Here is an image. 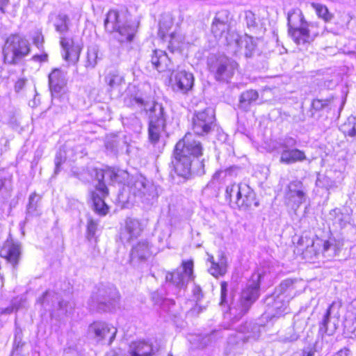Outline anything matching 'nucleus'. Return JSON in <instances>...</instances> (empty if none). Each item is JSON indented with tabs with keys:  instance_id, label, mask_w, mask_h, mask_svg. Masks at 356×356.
Instances as JSON below:
<instances>
[{
	"instance_id": "nucleus-17",
	"label": "nucleus",
	"mask_w": 356,
	"mask_h": 356,
	"mask_svg": "<svg viewBox=\"0 0 356 356\" xmlns=\"http://www.w3.org/2000/svg\"><path fill=\"white\" fill-rule=\"evenodd\" d=\"M339 306L332 303L327 309L323 321L320 326V330L327 335H332L337 330L339 323Z\"/></svg>"
},
{
	"instance_id": "nucleus-13",
	"label": "nucleus",
	"mask_w": 356,
	"mask_h": 356,
	"mask_svg": "<svg viewBox=\"0 0 356 356\" xmlns=\"http://www.w3.org/2000/svg\"><path fill=\"white\" fill-rule=\"evenodd\" d=\"M214 122V113L211 108L197 112L193 118V129L195 134L202 136L209 133Z\"/></svg>"
},
{
	"instance_id": "nucleus-56",
	"label": "nucleus",
	"mask_w": 356,
	"mask_h": 356,
	"mask_svg": "<svg viewBox=\"0 0 356 356\" xmlns=\"http://www.w3.org/2000/svg\"><path fill=\"white\" fill-rule=\"evenodd\" d=\"M313 353L311 350L309 351H304L302 353V356H312Z\"/></svg>"
},
{
	"instance_id": "nucleus-18",
	"label": "nucleus",
	"mask_w": 356,
	"mask_h": 356,
	"mask_svg": "<svg viewBox=\"0 0 356 356\" xmlns=\"http://www.w3.org/2000/svg\"><path fill=\"white\" fill-rule=\"evenodd\" d=\"M46 310H50L51 307H58L63 314L70 312L72 309L71 303L60 301L58 295L54 291H47L38 300Z\"/></svg>"
},
{
	"instance_id": "nucleus-36",
	"label": "nucleus",
	"mask_w": 356,
	"mask_h": 356,
	"mask_svg": "<svg viewBox=\"0 0 356 356\" xmlns=\"http://www.w3.org/2000/svg\"><path fill=\"white\" fill-rule=\"evenodd\" d=\"M259 98V94L256 90H249L243 92L240 98V106L243 109H248V107L254 103Z\"/></svg>"
},
{
	"instance_id": "nucleus-55",
	"label": "nucleus",
	"mask_w": 356,
	"mask_h": 356,
	"mask_svg": "<svg viewBox=\"0 0 356 356\" xmlns=\"http://www.w3.org/2000/svg\"><path fill=\"white\" fill-rule=\"evenodd\" d=\"M11 356H23L19 350H15L13 351Z\"/></svg>"
},
{
	"instance_id": "nucleus-35",
	"label": "nucleus",
	"mask_w": 356,
	"mask_h": 356,
	"mask_svg": "<svg viewBox=\"0 0 356 356\" xmlns=\"http://www.w3.org/2000/svg\"><path fill=\"white\" fill-rule=\"evenodd\" d=\"M310 6L314 10L318 17L323 19L325 22H329L333 19L334 15L329 11L325 5L312 1L310 3Z\"/></svg>"
},
{
	"instance_id": "nucleus-44",
	"label": "nucleus",
	"mask_w": 356,
	"mask_h": 356,
	"mask_svg": "<svg viewBox=\"0 0 356 356\" xmlns=\"http://www.w3.org/2000/svg\"><path fill=\"white\" fill-rule=\"evenodd\" d=\"M122 81L123 78L116 71L109 72L106 76V82L111 88L120 86Z\"/></svg>"
},
{
	"instance_id": "nucleus-29",
	"label": "nucleus",
	"mask_w": 356,
	"mask_h": 356,
	"mask_svg": "<svg viewBox=\"0 0 356 356\" xmlns=\"http://www.w3.org/2000/svg\"><path fill=\"white\" fill-rule=\"evenodd\" d=\"M130 356H151L154 353L152 345L145 341L133 342L129 347Z\"/></svg>"
},
{
	"instance_id": "nucleus-50",
	"label": "nucleus",
	"mask_w": 356,
	"mask_h": 356,
	"mask_svg": "<svg viewBox=\"0 0 356 356\" xmlns=\"http://www.w3.org/2000/svg\"><path fill=\"white\" fill-rule=\"evenodd\" d=\"M332 212L337 215V217L335 219L336 222H337L341 227L345 226L347 220L342 218L343 215L340 213V210L339 209H334Z\"/></svg>"
},
{
	"instance_id": "nucleus-48",
	"label": "nucleus",
	"mask_w": 356,
	"mask_h": 356,
	"mask_svg": "<svg viewBox=\"0 0 356 356\" xmlns=\"http://www.w3.org/2000/svg\"><path fill=\"white\" fill-rule=\"evenodd\" d=\"M221 287V301L220 305H228V300H227V284L225 282H222L220 284Z\"/></svg>"
},
{
	"instance_id": "nucleus-9",
	"label": "nucleus",
	"mask_w": 356,
	"mask_h": 356,
	"mask_svg": "<svg viewBox=\"0 0 356 356\" xmlns=\"http://www.w3.org/2000/svg\"><path fill=\"white\" fill-rule=\"evenodd\" d=\"M307 193V188L302 181H291L284 193L286 205L296 211L306 201Z\"/></svg>"
},
{
	"instance_id": "nucleus-21",
	"label": "nucleus",
	"mask_w": 356,
	"mask_h": 356,
	"mask_svg": "<svg viewBox=\"0 0 356 356\" xmlns=\"http://www.w3.org/2000/svg\"><path fill=\"white\" fill-rule=\"evenodd\" d=\"M60 44L63 50V58L72 63H76L79 59L81 47L79 44H75L72 40L60 37Z\"/></svg>"
},
{
	"instance_id": "nucleus-39",
	"label": "nucleus",
	"mask_w": 356,
	"mask_h": 356,
	"mask_svg": "<svg viewBox=\"0 0 356 356\" xmlns=\"http://www.w3.org/2000/svg\"><path fill=\"white\" fill-rule=\"evenodd\" d=\"M341 130L345 136L356 140V117L350 116L346 122L341 125Z\"/></svg>"
},
{
	"instance_id": "nucleus-33",
	"label": "nucleus",
	"mask_w": 356,
	"mask_h": 356,
	"mask_svg": "<svg viewBox=\"0 0 356 356\" xmlns=\"http://www.w3.org/2000/svg\"><path fill=\"white\" fill-rule=\"evenodd\" d=\"M134 189L137 190V191H132L135 196H138L140 197H146L145 199L149 200L150 197H154V191H149V185H147L145 182V179L140 178L138 179L134 183Z\"/></svg>"
},
{
	"instance_id": "nucleus-59",
	"label": "nucleus",
	"mask_w": 356,
	"mask_h": 356,
	"mask_svg": "<svg viewBox=\"0 0 356 356\" xmlns=\"http://www.w3.org/2000/svg\"><path fill=\"white\" fill-rule=\"evenodd\" d=\"M0 1H1L3 4H7V3H8V0H0Z\"/></svg>"
},
{
	"instance_id": "nucleus-27",
	"label": "nucleus",
	"mask_w": 356,
	"mask_h": 356,
	"mask_svg": "<svg viewBox=\"0 0 356 356\" xmlns=\"http://www.w3.org/2000/svg\"><path fill=\"white\" fill-rule=\"evenodd\" d=\"M207 260L210 263L209 272L213 277H218L226 273L227 261L225 255L222 252L218 254L217 261L214 259L212 255H209Z\"/></svg>"
},
{
	"instance_id": "nucleus-23",
	"label": "nucleus",
	"mask_w": 356,
	"mask_h": 356,
	"mask_svg": "<svg viewBox=\"0 0 356 356\" xmlns=\"http://www.w3.org/2000/svg\"><path fill=\"white\" fill-rule=\"evenodd\" d=\"M237 340L245 341H254L260 336V327L252 323H245L236 328Z\"/></svg>"
},
{
	"instance_id": "nucleus-32",
	"label": "nucleus",
	"mask_w": 356,
	"mask_h": 356,
	"mask_svg": "<svg viewBox=\"0 0 356 356\" xmlns=\"http://www.w3.org/2000/svg\"><path fill=\"white\" fill-rule=\"evenodd\" d=\"M118 174L112 168H106L105 170H99L96 172V179L98 181L97 185L102 183L106 186V182L111 183L118 181Z\"/></svg>"
},
{
	"instance_id": "nucleus-10",
	"label": "nucleus",
	"mask_w": 356,
	"mask_h": 356,
	"mask_svg": "<svg viewBox=\"0 0 356 356\" xmlns=\"http://www.w3.org/2000/svg\"><path fill=\"white\" fill-rule=\"evenodd\" d=\"M193 261H184L182 266L176 271L166 274L165 280L168 282V287L173 285L176 290L184 287L186 284L193 278Z\"/></svg>"
},
{
	"instance_id": "nucleus-26",
	"label": "nucleus",
	"mask_w": 356,
	"mask_h": 356,
	"mask_svg": "<svg viewBox=\"0 0 356 356\" xmlns=\"http://www.w3.org/2000/svg\"><path fill=\"white\" fill-rule=\"evenodd\" d=\"M1 256L6 259L13 266L16 265L21 254V247L18 243L8 240L0 252Z\"/></svg>"
},
{
	"instance_id": "nucleus-24",
	"label": "nucleus",
	"mask_w": 356,
	"mask_h": 356,
	"mask_svg": "<svg viewBox=\"0 0 356 356\" xmlns=\"http://www.w3.org/2000/svg\"><path fill=\"white\" fill-rule=\"evenodd\" d=\"M107 194V188L102 183L96 185V191L92 193V200L95 209L100 215H105L108 212V208L104 200Z\"/></svg>"
},
{
	"instance_id": "nucleus-40",
	"label": "nucleus",
	"mask_w": 356,
	"mask_h": 356,
	"mask_svg": "<svg viewBox=\"0 0 356 356\" xmlns=\"http://www.w3.org/2000/svg\"><path fill=\"white\" fill-rule=\"evenodd\" d=\"M55 29L61 35L66 33L69 29V18L65 15H58L54 23Z\"/></svg>"
},
{
	"instance_id": "nucleus-34",
	"label": "nucleus",
	"mask_w": 356,
	"mask_h": 356,
	"mask_svg": "<svg viewBox=\"0 0 356 356\" xmlns=\"http://www.w3.org/2000/svg\"><path fill=\"white\" fill-rule=\"evenodd\" d=\"M232 38L234 39L236 46L239 47L244 46L246 49L245 56H250L256 46L253 38L245 35L238 38V35H232Z\"/></svg>"
},
{
	"instance_id": "nucleus-19",
	"label": "nucleus",
	"mask_w": 356,
	"mask_h": 356,
	"mask_svg": "<svg viewBox=\"0 0 356 356\" xmlns=\"http://www.w3.org/2000/svg\"><path fill=\"white\" fill-rule=\"evenodd\" d=\"M168 29L164 26L163 23L159 24V35L165 41L169 43L168 47L174 50L182 51L186 46L185 43V37L178 33H168Z\"/></svg>"
},
{
	"instance_id": "nucleus-38",
	"label": "nucleus",
	"mask_w": 356,
	"mask_h": 356,
	"mask_svg": "<svg viewBox=\"0 0 356 356\" xmlns=\"http://www.w3.org/2000/svg\"><path fill=\"white\" fill-rule=\"evenodd\" d=\"M168 56L165 51L162 50H155L152 57V63L158 71L164 70V65L167 61Z\"/></svg>"
},
{
	"instance_id": "nucleus-4",
	"label": "nucleus",
	"mask_w": 356,
	"mask_h": 356,
	"mask_svg": "<svg viewBox=\"0 0 356 356\" xmlns=\"http://www.w3.org/2000/svg\"><path fill=\"white\" fill-rule=\"evenodd\" d=\"M266 276V272L263 268L258 269L257 272L252 274L246 287L242 291L240 304L236 307L232 302L229 306L231 315L241 316L248 311L250 306L258 298L259 283Z\"/></svg>"
},
{
	"instance_id": "nucleus-14",
	"label": "nucleus",
	"mask_w": 356,
	"mask_h": 356,
	"mask_svg": "<svg viewBox=\"0 0 356 356\" xmlns=\"http://www.w3.org/2000/svg\"><path fill=\"white\" fill-rule=\"evenodd\" d=\"M117 333V328L104 321H95L88 327V334L94 336L97 341L108 339V343L111 345Z\"/></svg>"
},
{
	"instance_id": "nucleus-45",
	"label": "nucleus",
	"mask_w": 356,
	"mask_h": 356,
	"mask_svg": "<svg viewBox=\"0 0 356 356\" xmlns=\"http://www.w3.org/2000/svg\"><path fill=\"white\" fill-rule=\"evenodd\" d=\"M316 185L320 187H324L327 190L336 188L335 181L331 180L326 176H319L316 180Z\"/></svg>"
},
{
	"instance_id": "nucleus-15",
	"label": "nucleus",
	"mask_w": 356,
	"mask_h": 356,
	"mask_svg": "<svg viewBox=\"0 0 356 356\" xmlns=\"http://www.w3.org/2000/svg\"><path fill=\"white\" fill-rule=\"evenodd\" d=\"M229 13L227 10H222L216 13L211 26V31L218 39H222L225 37V41L228 44H232V42L228 39V30ZM232 35L231 36L232 37Z\"/></svg>"
},
{
	"instance_id": "nucleus-37",
	"label": "nucleus",
	"mask_w": 356,
	"mask_h": 356,
	"mask_svg": "<svg viewBox=\"0 0 356 356\" xmlns=\"http://www.w3.org/2000/svg\"><path fill=\"white\" fill-rule=\"evenodd\" d=\"M12 175L4 170H0V194H9L12 189Z\"/></svg>"
},
{
	"instance_id": "nucleus-7",
	"label": "nucleus",
	"mask_w": 356,
	"mask_h": 356,
	"mask_svg": "<svg viewBox=\"0 0 356 356\" xmlns=\"http://www.w3.org/2000/svg\"><path fill=\"white\" fill-rule=\"evenodd\" d=\"M30 52L28 40L18 35L8 37L3 49L4 61L8 64H15Z\"/></svg>"
},
{
	"instance_id": "nucleus-53",
	"label": "nucleus",
	"mask_w": 356,
	"mask_h": 356,
	"mask_svg": "<svg viewBox=\"0 0 356 356\" xmlns=\"http://www.w3.org/2000/svg\"><path fill=\"white\" fill-rule=\"evenodd\" d=\"M48 56L47 54H42L41 55H35L33 56V60L38 62H45L47 60Z\"/></svg>"
},
{
	"instance_id": "nucleus-2",
	"label": "nucleus",
	"mask_w": 356,
	"mask_h": 356,
	"mask_svg": "<svg viewBox=\"0 0 356 356\" xmlns=\"http://www.w3.org/2000/svg\"><path fill=\"white\" fill-rule=\"evenodd\" d=\"M298 284L291 280H284L280 284L275 292L266 299L267 309L264 313L265 318L271 320L289 312V300L299 293Z\"/></svg>"
},
{
	"instance_id": "nucleus-47",
	"label": "nucleus",
	"mask_w": 356,
	"mask_h": 356,
	"mask_svg": "<svg viewBox=\"0 0 356 356\" xmlns=\"http://www.w3.org/2000/svg\"><path fill=\"white\" fill-rule=\"evenodd\" d=\"M67 157V151L64 148L60 149L55 158L56 173L58 172L60 165L65 161Z\"/></svg>"
},
{
	"instance_id": "nucleus-54",
	"label": "nucleus",
	"mask_w": 356,
	"mask_h": 356,
	"mask_svg": "<svg viewBox=\"0 0 356 356\" xmlns=\"http://www.w3.org/2000/svg\"><path fill=\"white\" fill-rule=\"evenodd\" d=\"M350 351L348 349H343L338 351L334 356H349Z\"/></svg>"
},
{
	"instance_id": "nucleus-51",
	"label": "nucleus",
	"mask_w": 356,
	"mask_h": 356,
	"mask_svg": "<svg viewBox=\"0 0 356 356\" xmlns=\"http://www.w3.org/2000/svg\"><path fill=\"white\" fill-rule=\"evenodd\" d=\"M106 356H130L129 352L126 353L122 349L119 348L117 350H111L107 353Z\"/></svg>"
},
{
	"instance_id": "nucleus-8",
	"label": "nucleus",
	"mask_w": 356,
	"mask_h": 356,
	"mask_svg": "<svg viewBox=\"0 0 356 356\" xmlns=\"http://www.w3.org/2000/svg\"><path fill=\"white\" fill-rule=\"evenodd\" d=\"M209 71L216 80L228 81L237 68V63L226 56L211 57L208 60Z\"/></svg>"
},
{
	"instance_id": "nucleus-49",
	"label": "nucleus",
	"mask_w": 356,
	"mask_h": 356,
	"mask_svg": "<svg viewBox=\"0 0 356 356\" xmlns=\"http://www.w3.org/2000/svg\"><path fill=\"white\" fill-rule=\"evenodd\" d=\"M97 229V223L92 220H89L87 225L88 234L90 236H93Z\"/></svg>"
},
{
	"instance_id": "nucleus-25",
	"label": "nucleus",
	"mask_w": 356,
	"mask_h": 356,
	"mask_svg": "<svg viewBox=\"0 0 356 356\" xmlns=\"http://www.w3.org/2000/svg\"><path fill=\"white\" fill-rule=\"evenodd\" d=\"M343 326L346 337L356 339V301L353 302L352 308L347 311Z\"/></svg>"
},
{
	"instance_id": "nucleus-61",
	"label": "nucleus",
	"mask_w": 356,
	"mask_h": 356,
	"mask_svg": "<svg viewBox=\"0 0 356 356\" xmlns=\"http://www.w3.org/2000/svg\"><path fill=\"white\" fill-rule=\"evenodd\" d=\"M316 103H318H318H320V101H318H318H316V102H314V103H313L314 106H315V104H316Z\"/></svg>"
},
{
	"instance_id": "nucleus-58",
	"label": "nucleus",
	"mask_w": 356,
	"mask_h": 356,
	"mask_svg": "<svg viewBox=\"0 0 356 356\" xmlns=\"http://www.w3.org/2000/svg\"><path fill=\"white\" fill-rule=\"evenodd\" d=\"M253 15L251 12L246 13V17H252Z\"/></svg>"
},
{
	"instance_id": "nucleus-3",
	"label": "nucleus",
	"mask_w": 356,
	"mask_h": 356,
	"mask_svg": "<svg viewBox=\"0 0 356 356\" xmlns=\"http://www.w3.org/2000/svg\"><path fill=\"white\" fill-rule=\"evenodd\" d=\"M287 19L289 34L297 44L310 43L318 35V31L314 30L317 24L307 22L298 8L290 10Z\"/></svg>"
},
{
	"instance_id": "nucleus-31",
	"label": "nucleus",
	"mask_w": 356,
	"mask_h": 356,
	"mask_svg": "<svg viewBox=\"0 0 356 356\" xmlns=\"http://www.w3.org/2000/svg\"><path fill=\"white\" fill-rule=\"evenodd\" d=\"M99 295L101 296V300H98V309H99L111 310L118 302V294L115 289L112 290L107 297H105L101 292Z\"/></svg>"
},
{
	"instance_id": "nucleus-46",
	"label": "nucleus",
	"mask_w": 356,
	"mask_h": 356,
	"mask_svg": "<svg viewBox=\"0 0 356 356\" xmlns=\"http://www.w3.org/2000/svg\"><path fill=\"white\" fill-rule=\"evenodd\" d=\"M156 294H154L152 298L156 305H159L163 310H168L171 305H174V301L170 298L163 297H156Z\"/></svg>"
},
{
	"instance_id": "nucleus-6",
	"label": "nucleus",
	"mask_w": 356,
	"mask_h": 356,
	"mask_svg": "<svg viewBox=\"0 0 356 356\" xmlns=\"http://www.w3.org/2000/svg\"><path fill=\"white\" fill-rule=\"evenodd\" d=\"M104 26L108 32L118 33V39L120 42L131 41L137 28L135 24L125 20L124 14L115 10H111L107 13Z\"/></svg>"
},
{
	"instance_id": "nucleus-20",
	"label": "nucleus",
	"mask_w": 356,
	"mask_h": 356,
	"mask_svg": "<svg viewBox=\"0 0 356 356\" xmlns=\"http://www.w3.org/2000/svg\"><path fill=\"white\" fill-rule=\"evenodd\" d=\"M66 72L54 69L49 74V86L51 93L57 96L65 91L67 84Z\"/></svg>"
},
{
	"instance_id": "nucleus-42",
	"label": "nucleus",
	"mask_w": 356,
	"mask_h": 356,
	"mask_svg": "<svg viewBox=\"0 0 356 356\" xmlns=\"http://www.w3.org/2000/svg\"><path fill=\"white\" fill-rule=\"evenodd\" d=\"M40 200V196L35 193L30 195L29 204L27 205V212L29 215H39L38 211V202Z\"/></svg>"
},
{
	"instance_id": "nucleus-57",
	"label": "nucleus",
	"mask_w": 356,
	"mask_h": 356,
	"mask_svg": "<svg viewBox=\"0 0 356 356\" xmlns=\"http://www.w3.org/2000/svg\"><path fill=\"white\" fill-rule=\"evenodd\" d=\"M222 172V171L216 172L214 174L213 177H214V178L219 177L220 176V174H221Z\"/></svg>"
},
{
	"instance_id": "nucleus-12",
	"label": "nucleus",
	"mask_w": 356,
	"mask_h": 356,
	"mask_svg": "<svg viewBox=\"0 0 356 356\" xmlns=\"http://www.w3.org/2000/svg\"><path fill=\"white\" fill-rule=\"evenodd\" d=\"M170 83L174 91L186 94L193 86L194 76L186 70L173 71L170 77Z\"/></svg>"
},
{
	"instance_id": "nucleus-16",
	"label": "nucleus",
	"mask_w": 356,
	"mask_h": 356,
	"mask_svg": "<svg viewBox=\"0 0 356 356\" xmlns=\"http://www.w3.org/2000/svg\"><path fill=\"white\" fill-rule=\"evenodd\" d=\"M156 254V248L147 240L138 241L132 246L130 259L132 264L145 261Z\"/></svg>"
},
{
	"instance_id": "nucleus-28",
	"label": "nucleus",
	"mask_w": 356,
	"mask_h": 356,
	"mask_svg": "<svg viewBox=\"0 0 356 356\" xmlns=\"http://www.w3.org/2000/svg\"><path fill=\"white\" fill-rule=\"evenodd\" d=\"M254 200V193L250 186L245 184L241 185L240 190L238 191V197L235 204L238 208H248L250 207Z\"/></svg>"
},
{
	"instance_id": "nucleus-62",
	"label": "nucleus",
	"mask_w": 356,
	"mask_h": 356,
	"mask_svg": "<svg viewBox=\"0 0 356 356\" xmlns=\"http://www.w3.org/2000/svg\"><path fill=\"white\" fill-rule=\"evenodd\" d=\"M123 196H124V193H122V200H124Z\"/></svg>"
},
{
	"instance_id": "nucleus-30",
	"label": "nucleus",
	"mask_w": 356,
	"mask_h": 356,
	"mask_svg": "<svg viewBox=\"0 0 356 356\" xmlns=\"http://www.w3.org/2000/svg\"><path fill=\"white\" fill-rule=\"evenodd\" d=\"M331 245V243L328 241H322L319 238H316L315 241H312L311 246H307L305 252H303V254L305 257H308L312 259L313 255L316 256L318 254L321 246L323 247V252L325 253L330 250Z\"/></svg>"
},
{
	"instance_id": "nucleus-11",
	"label": "nucleus",
	"mask_w": 356,
	"mask_h": 356,
	"mask_svg": "<svg viewBox=\"0 0 356 356\" xmlns=\"http://www.w3.org/2000/svg\"><path fill=\"white\" fill-rule=\"evenodd\" d=\"M296 141L294 138H286L280 144L282 149L280 156V162L285 164H291L296 162H301L306 159L305 154L296 148H291L296 145Z\"/></svg>"
},
{
	"instance_id": "nucleus-60",
	"label": "nucleus",
	"mask_w": 356,
	"mask_h": 356,
	"mask_svg": "<svg viewBox=\"0 0 356 356\" xmlns=\"http://www.w3.org/2000/svg\"><path fill=\"white\" fill-rule=\"evenodd\" d=\"M234 341H235V340H233L232 338H230L229 340V343H234Z\"/></svg>"
},
{
	"instance_id": "nucleus-1",
	"label": "nucleus",
	"mask_w": 356,
	"mask_h": 356,
	"mask_svg": "<svg viewBox=\"0 0 356 356\" xmlns=\"http://www.w3.org/2000/svg\"><path fill=\"white\" fill-rule=\"evenodd\" d=\"M202 154V147L195 136L188 133L175 146V161L172 162L176 173L186 177L191 172H197L203 167L199 157Z\"/></svg>"
},
{
	"instance_id": "nucleus-43",
	"label": "nucleus",
	"mask_w": 356,
	"mask_h": 356,
	"mask_svg": "<svg viewBox=\"0 0 356 356\" xmlns=\"http://www.w3.org/2000/svg\"><path fill=\"white\" fill-rule=\"evenodd\" d=\"M241 184H233L227 186L225 196L230 202L235 204L238 197V191L240 190Z\"/></svg>"
},
{
	"instance_id": "nucleus-5",
	"label": "nucleus",
	"mask_w": 356,
	"mask_h": 356,
	"mask_svg": "<svg viewBox=\"0 0 356 356\" xmlns=\"http://www.w3.org/2000/svg\"><path fill=\"white\" fill-rule=\"evenodd\" d=\"M135 102L140 106L143 107L146 111H149V138L151 142H157L161 134L164 131L165 126V115L163 107L160 104L151 102L141 97L135 98Z\"/></svg>"
},
{
	"instance_id": "nucleus-22",
	"label": "nucleus",
	"mask_w": 356,
	"mask_h": 356,
	"mask_svg": "<svg viewBox=\"0 0 356 356\" xmlns=\"http://www.w3.org/2000/svg\"><path fill=\"white\" fill-rule=\"evenodd\" d=\"M143 231L140 222L134 218H127L125 225L120 232V238L122 241L130 242L138 237Z\"/></svg>"
},
{
	"instance_id": "nucleus-41",
	"label": "nucleus",
	"mask_w": 356,
	"mask_h": 356,
	"mask_svg": "<svg viewBox=\"0 0 356 356\" xmlns=\"http://www.w3.org/2000/svg\"><path fill=\"white\" fill-rule=\"evenodd\" d=\"M97 47L92 46L88 49L87 60L86 67L88 68H94L97 63L99 59Z\"/></svg>"
},
{
	"instance_id": "nucleus-52",
	"label": "nucleus",
	"mask_w": 356,
	"mask_h": 356,
	"mask_svg": "<svg viewBox=\"0 0 356 356\" xmlns=\"http://www.w3.org/2000/svg\"><path fill=\"white\" fill-rule=\"evenodd\" d=\"M33 43L38 47H40L42 45L43 43V36L40 32H38L33 36Z\"/></svg>"
}]
</instances>
